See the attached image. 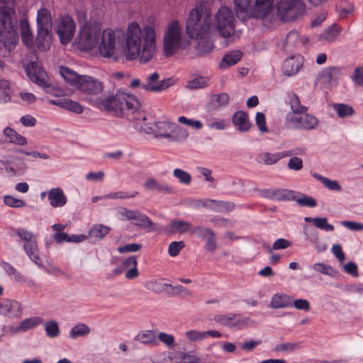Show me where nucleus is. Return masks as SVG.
I'll return each mask as SVG.
<instances>
[{
  "label": "nucleus",
  "instance_id": "1",
  "mask_svg": "<svg viewBox=\"0 0 363 363\" xmlns=\"http://www.w3.org/2000/svg\"><path fill=\"white\" fill-rule=\"evenodd\" d=\"M77 89L89 95L90 103L100 110L113 113L117 117H126L130 121L146 120L139 110L138 99L132 94L118 90L115 94L99 97L104 87L102 83L93 77L83 75Z\"/></svg>",
  "mask_w": 363,
  "mask_h": 363
},
{
  "label": "nucleus",
  "instance_id": "2",
  "mask_svg": "<svg viewBox=\"0 0 363 363\" xmlns=\"http://www.w3.org/2000/svg\"><path fill=\"white\" fill-rule=\"evenodd\" d=\"M155 50V32L150 26H145L143 31L137 22L129 24L125 48L126 58L133 60L138 57L146 63L153 57Z\"/></svg>",
  "mask_w": 363,
  "mask_h": 363
},
{
  "label": "nucleus",
  "instance_id": "3",
  "mask_svg": "<svg viewBox=\"0 0 363 363\" xmlns=\"http://www.w3.org/2000/svg\"><path fill=\"white\" fill-rule=\"evenodd\" d=\"M211 13L204 1L201 2L189 12L186 32L191 38H203L210 30Z\"/></svg>",
  "mask_w": 363,
  "mask_h": 363
},
{
  "label": "nucleus",
  "instance_id": "4",
  "mask_svg": "<svg viewBox=\"0 0 363 363\" xmlns=\"http://www.w3.org/2000/svg\"><path fill=\"white\" fill-rule=\"evenodd\" d=\"M100 36L101 29L98 26L89 25L85 22L79 30L75 44L79 50L89 51L96 46Z\"/></svg>",
  "mask_w": 363,
  "mask_h": 363
},
{
  "label": "nucleus",
  "instance_id": "5",
  "mask_svg": "<svg viewBox=\"0 0 363 363\" xmlns=\"http://www.w3.org/2000/svg\"><path fill=\"white\" fill-rule=\"evenodd\" d=\"M306 12L303 0H279L277 15L283 22L294 21Z\"/></svg>",
  "mask_w": 363,
  "mask_h": 363
},
{
  "label": "nucleus",
  "instance_id": "6",
  "mask_svg": "<svg viewBox=\"0 0 363 363\" xmlns=\"http://www.w3.org/2000/svg\"><path fill=\"white\" fill-rule=\"evenodd\" d=\"M215 24L222 37L232 36L235 32V18L232 10L226 6L220 7L215 16Z\"/></svg>",
  "mask_w": 363,
  "mask_h": 363
},
{
  "label": "nucleus",
  "instance_id": "7",
  "mask_svg": "<svg viewBox=\"0 0 363 363\" xmlns=\"http://www.w3.org/2000/svg\"><path fill=\"white\" fill-rule=\"evenodd\" d=\"M182 42L181 30L177 21H172L164 35V52L172 56L180 48Z\"/></svg>",
  "mask_w": 363,
  "mask_h": 363
},
{
  "label": "nucleus",
  "instance_id": "8",
  "mask_svg": "<svg viewBox=\"0 0 363 363\" xmlns=\"http://www.w3.org/2000/svg\"><path fill=\"white\" fill-rule=\"evenodd\" d=\"M16 233L24 241L23 249L29 258L38 266L43 267L35 235L22 228L16 229Z\"/></svg>",
  "mask_w": 363,
  "mask_h": 363
},
{
  "label": "nucleus",
  "instance_id": "9",
  "mask_svg": "<svg viewBox=\"0 0 363 363\" xmlns=\"http://www.w3.org/2000/svg\"><path fill=\"white\" fill-rule=\"evenodd\" d=\"M318 119L306 112L303 114L288 113L285 118L286 125L291 128L301 130H313L318 124Z\"/></svg>",
  "mask_w": 363,
  "mask_h": 363
},
{
  "label": "nucleus",
  "instance_id": "10",
  "mask_svg": "<svg viewBox=\"0 0 363 363\" xmlns=\"http://www.w3.org/2000/svg\"><path fill=\"white\" fill-rule=\"evenodd\" d=\"M74 31L75 23L72 18L68 16L61 19L56 30L60 43L64 45L69 43L72 40Z\"/></svg>",
  "mask_w": 363,
  "mask_h": 363
},
{
  "label": "nucleus",
  "instance_id": "11",
  "mask_svg": "<svg viewBox=\"0 0 363 363\" xmlns=\"http://www.w3.org/2000/svg\"><path fill=\"white\" fill-rule=\"evenodd\" d=\"M191 235L196 238L206 240V249L208 251L213 252L216 249V235L213 230L209 228L199 225L191 229Z\"/></svg>",
  "mask_w": 363,
  "mask_h": 363
},
{
  "label": "nucleus",
  "instance_id": "12",
  "mask_svg": "<svg viewBox=\"0 0 363 363\" xmlns=\"http://www.w3.org/2000/svg\"><path fill=\"white\" fill-rule=\"evenodd\" d=\"M15 10L12 7L5 6L0 7V35L4 33L12 34L14 33L15 26L13 21Z\"/></svg>",
  "mask_w": 363,
  "mask_h": 363
},
{
  "label": "nucleus",
  "instance_id": "13",
  "mask_svg": "<svg viewBox=\"0 0 363 363\" xmlns=\"http://www.w3.org/2000/svg\"><path fill=\"white\" fill-rule=\"evenodd\" d=\"M116 36L111 29L105 30L101 34V42L99 45L100 54L106 57H111L115 50Z\"/></svg>",
  "mask_w": 363,
  "mask_h": 363
},
{
  "label": "nucleus",
  "instance_id": "14",
  "mask_svg": "<svg viewBox=\"0 0 363 363\" xmlns=\"http://www.w3.org/2000/svg\"><path fill=\"white\" fill-rule=\"evenodd\" d=\"M23 313L22 305L13 299H3L0 304V314L9 318H20Z\"/></svg>",
  "mask_w": 363,
  "mask_h": 363
},
{
  "label": "nucleus",
  "instance_id": "15",
  "mask_svg": "<svg viewBox=\"0 0 363 363\" xmlns=\"http://www.w3.org/2000/svg\"><path fill=\"white\" fill-rule=\"evenodd\" d=\"M27 76L30 79L41 87L49 88L48 82L43 78V68L38 62H30L25 67Z\"/></svg>",
  "mask_w": 363,
  "mask_h": 363
},
{
  "label": "nucleus",
  "instance_id": "16",
  "mask_svg": "<svg viewBox=\"0 0 363 363\" xmlns=\"http://www.w3.org/2000/svg\"><path fill=\"white\" fill-rule=\"evenodd\" d=\"M303 57L298 55H292L286 58L282 63L281 69L284 75L291 77L297 74L303 65Z\"/></svg>",
  "mask_w": 363,
  "mask_h": 363
},
{
  "label": "nucleus",
  "instance_id": "17",
  "mask_svg": "<svg viewBox=\"0 0 363 363\" xmlns=\"http://www.w3.org/2000/svg\"><path fill=\"white\" fill-rule=\"evenodd\" d=\"M232 123L236 130L241 133L248 132L252 127L248 113L244 111L235 112L232 116Z\"/></svg>",
  "mask_w": 363,
  "mask_h": 363
},
{
  "label": "nucleus",
  "instance_id": "18",
  "mask_svg": "<svg viewBox=\"0 0 363 363\" xmlns=\"http://www.w3.org/2000/svg\"><path fill=\"white\" fill-rule=\"evenodd\" d=\"M234 5L239 19L245 21L253 18V6H251V0H234Z\"/></svg>",
  "mask_w": 363,
  "mask_h": 363
},
{
  "label": "nucleus",
  "instance_id": "19",
  "mask_svg": "<svg viewBox=\"0 0 363 363\" xmlns=\"http://www.w3.org/2000/svg\"><path fill=\"white\" fill-rule=\"evenodd\" d=\"M237 316H240V315L236 313L218 314L214 315L213 320L228 328H241L246 324V321L237 320Z\"/></svg>",
  "mask_w": 363,
  "mask_h": 363
},
{
  "label": "nucleus",
  "instance_id": "20",
  "mask_svg": "<svg viewBox=\"0 0 363 363\" xmlns=\"http://www.w3.org/2000/svg\"><path fill=\"white\" fill-rule=\"evenodd\" d=\"M49 103L77 114L82 113L84 110L83 106L79 102L74 101L69 98L51 99L49 101Z\"/></svg>",
  "mask_w": 363,
  "mask_h": 363
},
{
  "label": "nucleus",
  "instance_id": "21",
  "mask_svg": "<svg viewBox=\"0 0 363 363\" xmlns=\"http://www.w3.org/2000/svg\"><path fill=\"white\" fill-rule=\"evenodd\" d=\"M274 0H255L253 5V18H264L268 16L273 6Z\"/></svg>",
  "mask_w": 363,
  "mask_h": 363
},
{
  "label": "nucleus",
  "instance_id": "22",
  "mask_svg": "<svg viewBox=\"0 0 363 363\" xmlns=\"http://www.w3.org/2000/svg\"><path fill=\"white\" fill-rule=\"evenodd\" d=\"M48 198L50 204L54 208L62 207L67 202L63 190L60 187L51 189L48 193Z\"/></svg>",
  "mask_w": 363,
  "mask_h": 363
},
{
  "label": "nucleus",
  "instance_id": "23",
  "mask_svg": "<svg viewBox=\"0 0 363 363\" xmlns=\"http://www.w3.org/2000/svg\"><path fill=\"white\" fill-rule=\"evenodd\" d=\"M158 135L160 137L169 139L171 142L180 143L184 141L188 138L189 133L185 128L175 125L171 133L160 131Z\"/></svg>",
  "mask_w": 363,
  "mask_h": 363
},
{
  "label": "nucleus",
  "instance_id": "24",
  "mask_svg": "<svg viewBox=\"0 0 363 363\" xmlns=\"http://www.w3.org/2000/svg\"><path fill=\"white\" fill-rule=\"evenodd\" d=\"M230 96L227 93L212 94L206 109L208 111H215L220 106H225L228 104Z\"/></svg>",
  "mask_w": 363,
  "mask_h": 363
},
{
  "label": "nucleus",
  "instance_id": "25",
  "mask_svg": "<svg viewBox=\"0 0 363 363\" xmlns=\"http://www.w3.org/2000/svg\"><path fill=\"white\" fill-rule=\"evenodd\" d=\"M188 231L191 232V224L187 221L177 219L171 220L164 229V232L169 235L177 233H185Z\"/></svg>",
  "mask_w": 363,
  "mask_h": 363
},
{
  "label": "nucleus",
  "instance_id": "26",
  "mask_svg": "<svg viewBox=\"0 0 363 363\" xmlns=\"http://www.w3.org/2000/svg\"><path fill=\"white\" fill-rule=\"evenodd\" d=\"M51 27H37L36 45L41 51L49 48V35Z\"/></svg>",
  "mask_w": 363,
  "mask_h": 363
},
{
  "label": "nucleus",
  "instance_id": "27",
  "mask_svg": "<svg viewBox=\"0 0 363 363\" xmlns=\"http://www.w3.org/2000/svg\"><path fill=\"white\" fill-rule=\"evenodd\" d=\"M267 191V193H271V194L265 195V197L272 200L278 201L295 200V191L291 190L278 189L272 190L268 189Z\"/></svg>",
  "mask_w": 363,
  "mask_h": 363
},
{
  "label": "nucleus",
  "instance_id": "28",
  "mask_svg": "<svg viewBox=\"0 0 363 363\" xmlns=\"http://www.w3.org/2000/svg\"><path fill=\"white\" fill-rule=\"evenodd\" d=\"M144 187L147 190H155L158 193H162L165 194L173 193V187L169 186L166 183H159L153 178L147 179L144 184Z\"/></svg>",
  "mask_w": 363,
  "mask_h": 363
},
{
  "label": "nucleus",
  "instance_id": "29",
  "mask_svg": "<svg viewBox=\"0 0 363 363\" xmlns=\"http://www.w3.org/2000/svg\"><path fill=\"white\" fill-rule=\"evenodd\" d=\"M342 74V68L340 67H325L319 73V77L325 83L330 84L333 80H337Z\"/></svg>",
  "mask_w": 363,
  "mask_h": 363
},
{
  "label": "nucleus",
  "instance_id": "30",
  "mask_svg": "<svg viewBox=\"0 0 363 363\" xmlns=\"http://www.w3.org/2000/svg\"><path fill=\"white\" fill-rule=\"evenodd\" d=\"M60 72L67 82L77 88L83 77V75L78 74L76 72L65 66H61L60 67Z\"/></svg>",
  "mask_w": 363,
  "mask_h": 363
},
{
  "label": "nucleus",
  "instance_id": "31",
  "mask_svg": "<svg viewBox=\"0 0 363 363\" xmlns=\"http://www.w3.org/2000/svg\"><path fill=\"white\" fill-rule=\"evenodd\" d=\"M270 306L272 308L292 306V298L286 294H276L272 298Z\"/></svg>",
  "mask_w": 363,
  "mask_h": 363
},
{
  "label": "nucleus",
  "instance_id": "32",
  "mask_svg": "<svg viewBox=\"0 0 363 363\" xmlns=\"http://www.w3.org/2000/svg\"><path fill=\"white\" fill-rule=\"evenodd\" d=\"M242 52L240 50H234L226 53L220 63V68L233 66L237 64L242 58Z\"/></svg>",
  "mask_w": 363,
  "mask_h": 363
},
{
  "label": "nucleus",
  "instance_id": "33",
  "mask_svg": "<svg viewBox=\"0 0 363 363\" xmlns=\"http://www.w3.org/2000/svg\"><path fill=\"white\" fill-rule=\"evenodd\" d=\"M4 133L9 138V142L18 145H24L27 144V139L18 133L15 130L10 127H6L4 130Z\"/></svg>",
  "mask_w": 363,
  "mask_h": 363
},
{
  "label": "nucleus",
  "instance_id": "34",
  "mask_svg": "<svg viewBox=\"0 0 363 363\" xmlns=\"http://www.w3.org/2000/svg\"><path fill=\"white\" fill-rule=\"evenodd\" d=\"M136 219H135L136 222L134 223V225L141 229H147L149 232L156 230V228H155V223L147 216L143 214L139 211L138 216H136Z\"/></svg>",
  "mask_w": 363,
  "mask_h": 363
},
{
  "label": "nucleus",
  "instance_id": "35",
  "mask_svg": "<svg viewBox=\"0 0 363 363\" xmlns=\"http://www.w3.org/2000/svg\"><path fill=\"white\" fill-rule=\"evenodd\" d=\"M304 220L306 223H313L318 228L325 231H333L335 228L333 225L328 223V218L325 217H305Z\"/></svg>",
  "mask_w": 363,
  "mask_h": 363
},
{
  "label": "nucleus",
  "instance_id": "36",
  "mask_svg": "<svg viewBox=\"0 0 363 363\" xmlns=\"http://www.w3.org/2000/svg\"><path fill=\"white\" fill-rule=\"evenodd\" d=\"M289 103L291 109L292 113L303 114L307 112L308 108L301 104L300 99L296 94H292L289 97Z\"/></svg>",
  "mask_w": 363,
  "mask_h": 363
},
{
  "label": "nucleus",
  "instance_id": "37",
  "mask_svg": "<svg viewBox=\"0 0 363 363\" xmlns=\"http://www.w3.org/2000/svg\"><path fill=\"white\" fill-rule=\"evenodd\" d=\"M332 106L336 111L337 116L341 118L352 116L354 113L352 106L346 104H333Z\"/></svg>",
  "mask_w": 363,
  "mask_h": 363
},
{
  "label": "nucleus",
  "instance_id": "38",
  "mask_svg": "<svg viewBox=\"0 0 363 363\" xmlns=\"http://www.w3.org/2000/svg\"><path fill=\"white\" fill-rule=\"evenodd\" d=\"M199 40L196 46V50L199 56H206L213 49V44L211 40L199 38Z\"/></svg>",
  "mask_w": 363,
  "mask_h": 363
},
{
  "label": "nucleus",
  "instance_id": "39",
  "mask_svg": "<svg viewBox=\"0 0 363 363\" xmlns=\"http://www.w3.org/2000/svg\"><path fill=\"white\" fill-rule=\"evenodd\" d=\"M111 231V228L102 225V224H95L89 230V235L91 237H94L98 239H103L106 235H108Z\"/></svg>",
  "mask_w": 363,
  "mask_h": 363
},
{
  "label": "nucleus",
  "instance_id": "40",
  "mask_svg": "<svg viewBox=\"0 0 363 363\" xmlns=\"http://www.w3.org/2000/svg\"><path fill=\"white\" fill-rule=\"evenodd\" d=\"M42 321L43 319L40 317H32L26 318L21 323V324L18 326L16 330L18 331L25 332L38 326L39 324L42 323Z\"/></svg>",
  "mask_w": 363,
  "mask_h": 363
},
{
  "label": "nucleus",
  "instance_id": "41",
  "mask_svg": "<svg viewBox=\"0 0 363 363\" xmlns=\"http://www.w3.org/2000/svg\"><path fill=\"white\" fill-rule=\"evenodd\" d=\"M145 288L156 294H160L162 292L167 293L168 285L160 280H154L147 282Z\"/></svg>",
  "mask_w": 363,
  "mask_h": 363
},
{
  "label": "nucleus",
  "instance_id": "42",
  "mask_svg": "<svg viewBox=\"0 0 363 363\" xmlns=\"http://www.w3.org/2000/svg\"><path fill=\"white\" fill-rule=\"evenodd\" d=\"M209 85V79L205 77L199 76L188 81L186 88L189 89H198L207 87Z\"/></svg>",
  "mask_w": 363,
  "mask_h": 363
},
{
  "label": "nucleus",
  "instance_id": "43",
  "mask_svg": "<svg viewBox=\"0 0 363 363\" xmlns=\"http://www.w3.org/2000/svg\"><path fill=\"white\" fill-rule=\"evenodd\" d=\"M21 38L23 43L30 45L33 43V35L29 27L28 21L26 19L21 21Z\"/></svg>",
  "mask_w": 363,
  "mask_h": 363
},
{
  "label": "nucleus",
  "instance_id": "44",
  "mask_svg": "<svg viewBox=\"0 0 363 363\" xmlns=\"http://www.w3.org/2000/svg\"><path fill=\"white\" fill-rule=\"evenodd\" d=\"M51 26L50 15L47 9L39 10L37 16V27H51Z\"/></svg>",
  "mask_w": 363,
  "mask_h": 363
},
{
  "label": "nucleus",
  "instance_id": "45",
  "mask_svg": "<svg viewBox=\"0 0 363 363\" xmlns=\"http://www.w3.org/2000/svg\"><path fill=\"white\" fill-rule=\"evenodd\" d=\"M90 333V328L89 326L84 323H79L74 326L70 332L69 337L72 339H75L79 337H84Z\"/></svg>",
  "mask_w": 363,
  "mask_h": 363
},
{
  "label": "nucleus",
  "instance_id": "46",
  "mask_svg": "<svg viewBox=\"0 0 363 363\" xmlns=\"http://www.w3.org/2000/svg\"><path fill=\"white\" fill-rule=\"evenodd\" d=\"M44 326L48 337L53 338L60 335V328L56 320H49L45 323Z\"/></svg>",
  "mask_w": 363,
  "mask_h": 363
},
{
  "label": "nucleus",
  "instance_id": "47",
  "mask_svg": "<svg viewBox=\"0 0 363 363\" xmlns=\"http://www.w3.org/2000/svg\"><path fill=\"white\" fill-rule=\"evenodd\" d=\"M312 268L316 272H318L325 275H328L331 277H335L337 273L331 266L322 262L314 264L312 266Z\"/></svg>",
  "mask_w": 363,
  "mask_h": 363
},
{
  "label": "nucleus",
  "instance_id": "48",
  "mask_svg": "<svg viewBox=\"0 0 363 363\" xmlns=\"http://www.w3.org/2000/svg\"><path fill=\"white\" fill-rule=\"evenodd\" d=\"M340 30L336 24H333L320 34V38L327 41H333L338 35Z\"/></svg>",
  "mask_w": 363,
  "mask_h": 363
},
{
  "label": "nucleus",
  "instance_id": "49",
  "mask_svg": "<svg viewBox=\"0 0 363 363\" xmlns=\"http://www.w3.org/2000/svg\"><path fill=\"white\" fill-rule=\"evenodd\" d=\"M174 80L172 77L166 78L160 81H157V83L156 84V86H152L150 88L151 91L152 92H161L167 89H168L169 86H172L174 84Z\"/></svg>",
  "mask_w": 363,
  "mask_h": 363
},
{
  "label": "nucleus",
  "instance_id": "50",
  "mask_svg": "<svg viewBox=\"0 0 363 363\" xmlns=\"http://www.w3.org/2000/svg\"><path fill=\"white\" fill-rule=\"evenodd\" d=\"M259 158L267 165H272L276 164L278 161L281 160L279 152H263L259 155Z\"/></svg>",
  "mask_w": 363,
  "mask_h": 363
},
{
  "label": "nucleus",
  "instance_id": "51",
  "mask_svg": "<svg viewBox=\"0 0 363 363\" xmlns=\"http://www.w3.org/2000/svg\"><path fill=\"white\" fill-rule=\"evenodd\" d=\"M173 175L177 178L182 184L188 185L191 182V177L190 174L182 169H175L173 172Z\"/></svg>",
  "mask_w": 363,
  "mask_h": 363
},
{
  "label": "nucleus",
  "instance_id": "52",
  "mask_svg": "<svg viewBox=\"0 0 363 363\" xmlns=\"http://www.w3.org/2000/svg\"><path fill=\"white\" fill-rule=\"evenodd\" d=\"M169 127V124L165 121H157L154 123L153 127H150L149 130L145 131L147 133H154L157 138H161L158 133L160 131L167 132L166 128Z\"/></svg>",
  "mask_w": 363,
  "mask_h": 363
},
{
  "label": "nucleus",
  "instance_id": "53",
  "mask_svg": "<svg viewBox=\"0 0 363 363\" xmlns=\"http://www.w3.org/2000/svg\"><path fill=\"white\" fill-rule=\"evenodd\" d=\"M4 203L6 206L12 208H22L26 205L24 201L14 198L10 195H6L4 197Z\"/></svg>",
  "mask_w": 363,
  "mask_h": 363
},
{
  "label": "nucleus",
  "instance_id": "54",
  "mask_svg": "<svg viewBox=\"0 0 363 363\" xmlns=\"http://www.w3.org/2000/svg\"><path fill=\"white\" fill-rule=\"evenodd\" d=\"M139 211H133L125 207H121L118 209V214L121 220H133L136 219Z\"/></svg>",
  "mask_w": 363,
  "mask_h": 363
},
{
  "label": "nucleus",
  "instance_id": "55",
  "mask_svg": "<svg viewBox=\"0 0 363 363\" xmlns=\"http://www.w3.org/2000/svg\"><path fill=\"white\" fill-rule=\"evenodd\" d=\"M294 201H296L297 204L300 206L314 208L317 206L315 199L310 196L303 195L302 197L298 199L295 196Z\"/></svg>",
  "mask_w": 363,
  "mask_h": 363
},
{
  "label": "nucleus",
  "instance_id": "56",
  "mask_svg": "<svg viewBox=\"0 0 363 363\" xmlns=\"http://www.w3.org/2000/svg\"><path fill=\"white\" fill-rule=\"evenodd\" d=\"M184 246L183 241H173L169 245L168 253L171 257H175L179 255Z\"/></svg>",
  "mask_w": 363,
  "mask_h": 363
},
{
  "label": "nucleus",
  "instance_id": "57",
  "mask_svg": "<svg viewBox=\"0 0 363 363\" xmlns=\"http://www.w3.org/2000/svg\"><path fill=\"white\" fill-rule=\"evenodd\" d=\"M159 78L160 74L157 72H153L149 77H147V82L141 85V87L145 91H151L150 88L152 86H156V84L157 83Z\"/></svg>",
  "mask_w": 363,
  "mask_h": 363
},
{
  "label": "nucleus",
  "instance_id": "58",
  "mask_svg": "<svg viewBox=\"0 0 363 363\" xmlns=\"http://www.w3.org/2000/svg\"><path fill=\"white\" fill-rule=\"evenodd\" d=\"M299 347L298 343L296 342H285L277 344L274 347L276 352H292Z\"/></svg>",
  "mask_w": 363,
  "mask_h": 363
},
{
  "label": "nucleus",
  "instance_id": "59",
  "mask_svg": "<svg viewBox=\"0 0 363 363\" xmlns=\"http://www.w3.org/2000/svg\"><path fill=\"white\" fill-rule=\"evenodd\" d=\"M178 121L180 123L193 127L196 130H200L203 128V123L200 121L187 118L185 116H179Z\"/></svg>",
  "mask_w": 363,
  "mask_h": 363
},
{
  "label": "nucleus",
  "instance_id": "60",
  "mask_svg": "<svg viewBox=\"0 0 363 363\" xmlns=\"http://www.w3.org/2000/svg\"><path fill=\"white\" fill-rule=\"evenodd\" d=\"M256 125L262 133H267L269 129L266 125L265 115L262 112H257L255 116Z\"/></svg>",
  "mask_w": 363,
  "mask_h": 363
},
{
  "label": "nucleus",
  "instance_id": "61",
  "mask_svg": "<svg viewBox=\"0 0 363 363\" xmlns=\"http://www.w3.org/2000/svg\"><path fill=\"white\" fill-rule=\"evenodd\" d=\"M155 339V334L150 330H147L145 333L138 334L136 336V340L144 344L152 343L154 342Z\"/></svg>",
  "mask_w": 363,
  "mask_h": 363
},
{
  "label": "nucleus",
  "instance_id": "62",
  "mask_svg": "<svg viewBox=\"0 0 363 363\" xmlns=\"http://www.w3.org/2000/svg\"><path fill=\"white\" fill-rule=\"evenodd\" d=\"M303 167V160L296 156L291 157L287 164V167L294 171H299Z\"/></svg>",
  "mask_w": 363,
  "mask_h": 363
},
{
  "label": "nucleus",
  "instance_id": "63",
  "mask_svg": "<svg viewBox=\"0 0 363 363\" xmlns=\"http://www.w3.org/2000/svg\"><path fill=\"white\" fill-rule=\"evenodd\" d=\"M142 248V245L138 243H129L123 246L118 247V251L120 253L134 252L140 250Z\"/></svg>",
  "mask_w": 363,
  "mask_h": 363
},
{
  "label": "nucleus",
  "instance_id": "64",
  "mask_svg": "<svg viewBox=\"0 0 363 363\" xmlns=\"http://www.w3.org/2000/svg\"><path fill=\"white\" fill-rule=\"evenodd\" d=\"M352 78L356 84L363 86V67H356Z\"/></svg>",
  "mask_w": 363,
  "mask_h": 363
}]
</instances>
